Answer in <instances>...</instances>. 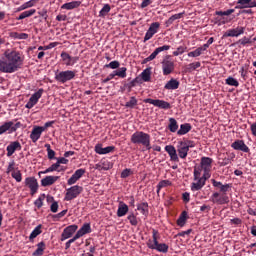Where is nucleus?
Wrapping results in <instances>:
<instances>
[{"label":"nucleus","instance_id":"nucleus-1","mask_svg":"<svg viewBox=\"0 0 256 256\" xmlns=\"http://www.w3.org/2000/svg\"><path fill=\"white\" fill-rule=\"evenodd\" d=\"M23 67V57L19 51L7 50L4 56L0 58V71L1 73H15Z\"/></svg>","mask_w":256,"mask_h":256},{"label":"nucleus","instance_id":"nucleus-2","mask_svg":"<svg viewBox=\"0 0 256 256\" xmlns=\"http://www.w3.org/2000/svg\"><path fill=\"white\" fill-rule=\"evenodd\" d=\"M131 143L134 145H143L147 151H151V135L143 131H136L131 135Z\"/></svg>","mask_w":256,"mask_h":256},{"label":"nucleus","instance_id":"nucleus-3","mask_svg":"<svg viewBox=\"0 0 256 256\" xmlns=\"http://www.w3.org/2000/svg\"><path fill=\"white\" fill-rule=\"evenodd\" d=\"M159 232L157 230L152 231V239L149 240L147 243V246L149 249H154L155 251H158L159 253H168L169 251V245L166 243H159Z\"/></svg>","mask_w":256,"mask_h":256},{"label":"nucleus","instance_id":"nucleus-4","mask_svg":"<svg viewBox=\"0 0 256 256\" xmlns=\"http://www.w3.org/2000/svg\"><path fill=\"white\" fill-rule=\"evenodd\" d=\"M76 76L77 70H64L55 73V80L58 81V83L65 84L69 81H73Z\"/></svg>","mask_w":256,"mask_h":256},{"label":"nucleus","instance_id":"nucleus-5","mask_svg":"<svg viewBox=\"0 0 256 256\" xmlns=\"http://www.w3.org/2000/svg\"><path fill=\"white\" fill-rule=\"evenodd\" d=\"M80 193H83V187L79 185L72 186L66 190L64 201H73L77 199Z\"/></svg>","mask_w":256,"mask_h":256},{"label":"nucleus","instance_id":"nucleus-6","mask_svg":"<svg viewBox=\"0 0 256 256\" xmlns=\"http://www.w3.org/2000/svg\"><path fill=\"white\" fill-rule=\"evenodd\" d=\"M211 201L217 205H229V196L227 192H215L211 196Z\"/></svg>","mask_w":256,"mask_h":256},{"label":"nucleus","instance_id":"nucleus-7","mask_svg":"<svg viewBox=\"0 0 256 256\" xmlns=\"http://www.w3.org/2000/svg\"><path fill=\"white\" fill-rule=\"evenodd\" d=\"M21 127V122H17L16 124L13 121L5 122L0 126V135L3 133H15Z\"/></svg>","mask_w":256,"mask_h":256},{"label":"nucleus","instance_id":"nucleus-8","mask_svg":"<svg viewBox=\"0 0 256 256\" xmlns=\"http://www.w3.org/2000/svg\"><path fill=\"white\" fill-rule=\"evenodd\" d=\"M43 93H45V90L43 88H40L37 92L32 94L29 98V101L25 105L26 109H33L37 105V103H39V99L43 97Z\"/></svg>","mask_w":256,"mask_h":256},{"label":"nucleus","instance_id":"nucleus-9","mask_svg":"<svg viewBox=\"0 0 256 256\" xmlns=\"http://www.w3.org/2000/svg\"><path fill=\"white\" fill-rule=\"evenodd\" d=\"M175 71V62L171 60L170 56H166L162 61V73L163 75H171Z\"/></svg>","mask_w":256,"mask_h":256},{"label":"nucleus","instance_id":"nucleus-10","mask_svg":"<svg viewBox=\"0 0 256 256\" xmlns=\"http://www.w3.org/2000/svg\"><path fill=\"white\" fill-rule=\"evenodd\" d=\"M77 229H79V226L77 224H72L64 228L61 236L60 241H67V239H71L75 233H77Z\"/></svg>","mask_w":256,"mask_h":256},{"label":"nucleus","instance_id":"nucleus-11","mask_svg":"<svg viewBox=\"0 0 256 256\" xmlns=\"http://www.w3.org/2000/svg\"><path fill=\"white\" fill-rule=\"evenodd\" d=\"M60 57H61V59L63 61V64L66 67H73V65H75L79 61V57L78 56H71L67 52H62L60 54Z\"/></svg>","mask_w":256,"mask_h":256},{"label":"nucleus","instance_id":"nucleus-12","mask_svg":"<svg viewBox=\"0 0 256 256\" xmlns=\"http://www.w3.org/2000/svg\"><path fill=\"white\" fill-rule=\"evenodd\" d=\"M144 103H149L150 105H154V107H158L159 109H171V104L165 100L159 99H144Z\"/></svg>","mask_w":256,"mask_h":256},{"label":"nucleus","instance_id":"nucleus-13","mask_svg":"<svg viewBox=\"0 0 256 256\" xmlns=\"http://www.w3.org/2000/svg\"><path fill=\"white\" fill-rule=\"evenodd\" d=\"M25 185L30 189V194L35 195L39 191V182L35 177H27L25 179Z\"/></svg>","mask_w":256,"mask_h":256},{"label":"nucleus","instance_id":"nucleus-14","mask_svg":"<svg viewBox=\"0 0 256 256\" xmlns=\"http://www.w3.org/2000/svg\"><path fill=\"white\" fill-rule=\"evenodd\" d=\"M159 27H161V24H159V22H153L150 25L149 29L147 30L144 36V43H146V41H149V39L153 38V35H155L157 31H159Z\"/></svg>","mask_w":256,"mask_h":256},{"label":"nucleus","instance_id":"nucleus-15","mask_svg":"<svg viewBox=\"0 0 256 256\" xmlns=\"http://www.w3.org/2000/svg\"><path fill=\"white\" fill-rule=\"evenodd\" d=\"M231 147L234 149V151H242V153H249V151H251L249 146H247L243 140H235L231 144Z\"/></svg>","mask_w":256,"mask_h":256},{"label":"nucleus","instance_id":"nucleus-16","mask_svg":"<svg viewBox=\"0 0 256 256\" xmlns=\"http://www.w3.org/2000/svg\"><path fill=\"white\" fill-rule=\"evenodd\" d=\"M177 153L180 159H187V155H189V149L187 148V144L185 142L183 141L178 142Z\"/></svg>","mask_w":256,"mask_h":256},{"label":"nucleus","instance_id":"nucleus-17","mask_svg":"<svg viewBox=\"0 0 256 256\" xmlns=\"http://www.w3.org/2000/svg\"><path fill=\"white\" fill-rule=\"evenodd\" d=\"M94 151L98 155H107V154L113 153V151H115V146H108V147L103 148V144L98 143L95 145Z\"/></svg>","mask_w":256,"mask_h":256},{"label":"nucleus","instance_id":"nucleus-18","mask_svg":"<svg viewBox=\"0 0 256 256\" xmlns=\"http://www.w3.org/2000/svg\"><path fill=\"white\" fill-rule=\"evenodd\" d=\"M86 171L83 168H80L74 172V174L68 179L67 184L68 185H75L83 175H85Z\"/></svg>","mask_w":256,"mask_h":256},{"label":"nucleus","instance_id":"nucleus-19","mask_svg":"<svg viewBox=\"0 0 256 256\" xmlns=\"http://www.w3.org/2000/svg\"><path fill=\"white\" fill-rule=\"evenodd\" d=\"M245 33V27L238 26L234 29L227 30L223 37H239V35H243Z\"/></svg>","mask_w":256,"mask_h":256},{"label":"nucleus","instance_id":"nucleus-20","mask_svg":"<svg viewBox=\"0 0 256 256\" xmlns=\"http://www.w3.org/2000/svg\"><path fill=\"white\" fill-rule=\"evenodd\" d=\"M21 149H22V146H21V143L19 141L11 142L6 147L7 157H11L13 155V153H15V151H21Z\"/></svg>","mask_w":256,"mask_h":256},{"label":"nucleus","instance_id":"nucleus-21","mask_svg":"<svg viewBox=\"0 0 256 256\" xmlns=\"http://www.w3.org/2000/svg\"><path fill=\"white\" fill-rule=\"evenodd\" d=\"M200 167L203 171H211L213 167L212 158L203 156L200 160Z\"/></svg>","mask_w":256,"mask_h":256},{"label":"nucleus","instance_id":"nucleus-22","mask_svg":"<svg viewBox=\"0 0 256 256\" xmlns=\"http://www.w3.org/2000/svg\"><path fill=\"white\" fill-rule=\"evenodd\" d=\"M165 151L168 153L170 159L176 163H179V155H177V149L173 145L165 146Z\"/></svg>","mask_w":256,"mask_h":256},{"label":"nucleus","instance_id":"nucleus-23","mask_svg":"<svg viewBox=\"0 0 256 256\" xmlns=\"http://www.w3.org/2000/svg\"><path fill=\"white\" fill-rule=\"evenodd\" d=\"M211 183L213 187H215L216 189H219L220 191L219 193H227V191L231 189V184H223L222 182H219L215 179H212Z\"/></svg>","mask_w":256,"mask_h":256},{"label":"nucleus","instance_id":"nucleus-24","mask_svg":"<svg viewBox=\"0 0 256 256\" xmlns=\"http://www.w3.org/2000/svg\"><path fill=\"white\" fill-rule=\"evenodd\" d=\"M59 181V176H46L41 180L42 187H50Z\"/></svg>","mask_w":256,"mask_h":256},{"label":"nucleus","instance_id":"nucleus-25","mask_svg":"<svg viewBox=\"0 0 256 256\" xmlns=\"http://www.w3.org/2000/svg\"><path fill=\"white\" fill-rule=\"evenodd\" d=\"M129 213V206L125 202L121 201L118 205L117 217H125Z\"/></svg>","mask_w":256,"mask_h":256},{"label":"nucleus","instance_id":"nucleus-26","mask_svg":"<svg viewBox=\"0 0 256 256\" xmlns=\"http://www.w3.org/2000/svg\"><path fill=\"white\" fill-rule=\"evenodd\" d=\"M180 85L179 80L171 78L164 86L167 91H175Z\"/></svg>","mask_w":256,"mask_h":256},{"label":"nucleus","instance_id":"nucleus-27","mask_svg":"<svg viewBox=\"0 0 256 256\" xmlns=\"http://www.w3.org/2000/svg\"><path fill=\"white\" fill-rule=\"evenodd\" d=\"M137 211H140L144 217H149V203L141 202L137 204Z\"/></svg>","mask_w":256,"mask_h":256},{"label":"nucleus","instance_id":"nucleus-28","mask_svg":"<svg viewBox=\"0 0 256 256\" xmlns=\"http://www.w3.org/2000/svg\"><path fill=\"white\" fill-rule=\"evenodd\" d=\"M191 129H193V126H191L190 123L181 124L179 130L177 131V135L179 137H181L183 135H187V133H189V131H191Z\"/></svg>","mask_w":256,"mask_h":256},{"label":"nucleus","instance_id":"nucleus-29","mask_svg":"<svg viewBox=\"0 0 256 256\" xmlns=\"http://www.w3.org/2000/svg\"><path fill=\"white\" fill-rule=\"evenodd\" d=\"M91 224L90 223H84L82 227L76 232L78 237H83V235H88V233H91Z\"/></svg>","mask_w":256,"mask_h":256},{"label":"nucleus","instance_id":"nucleus-30","mask_svg":"<svg viewBox=\"0 0 256 256\" xmlns=\"http://www.w3.org/2000/svg\"><path fill=\"white\" fill-rule=\"evenodd\" d=\"M196 182H193L191 184V191H201L202 187H205V180L202 178H198L197 180H194Z\"/></svg>","mask_w":256,"mask_h":256},{"label":"nucleus","instance_id":"nucleus-31","mask_svg":"<svg viewBox=\"0 0 256 256\" xmlns=\"http://www.w3.org/2000/svg\"><path fill=\"white\" fill-rule=\"evenodd\" d=\"M78 7H81V1H72L65 3L61 6V9H66V11H71L73 9H77Z\"/></svg>","mask_w":256,"mask_h":256},{"label":"nucleus","instance_id":"nucleus-32","mask_svg":"<svg viewBox=\"0 0 256 256\" xmlns=\"http://www.w3.org/2000/svg\"><path fill=\"white\" fill-rule=\"evenodd\" d=\"M41 135L43 134L38 130L37 126H34L30 134L32 143H37L41 139Z\"/></svg>","mask_w":256,"mask_h":256},{"label":"nucleus","instance_id":"nucleus-33","mask_svg":"<svg viewBox=\"0 0 256 256\" xmlns=\"http://www.w3.org/2000/svg\"><path fill=\"white\" fill-rule=\"evenodd\" d=\"M168 129L170 133H177L179 131V123L175 118H169Z\"/></svg>","mask_w":256,"mask_h":256},{"label":"nucleus","instance_id":"nucleus-34","mask_svg":"<svg viewBox=\"0 0 256 256\" xmlns=\"http://www.w3.org/2000/svg\"><path fill=\"white\" fill-rule=\"evenodd\" d=\"M41 229H43V225L39 224L38 226H36L34 230L31 232L29 236V240L33 241V239H36V237H39V235L43 233V230Z\"/></svg>","mask_w":256,"mask_h":256},{"label":"nucleus","instance_id":"nucleus-35","mask_svg":"<svg viewBox=\"0 0 256 256\" xmlns=\"http://www.w3.org/2000/svg\"><path fill=\"white\" fill-rule=\"evenodd\" d=\"M46 245L45 242H39L37 244V249L33 252V256H43V253L45 252Z\"/></svg>","mask_w":256,"mask_h":256},{"label":"nucleus","instance_id":"nucleus-36","mask_svg":"<svg viewBox=\"0 0 256 256\" xmlns=\"http://www.w3.org/2000/svg\"><path fill=\"white\" fill-rule=\"evenodd\" d=\"M251 1L253 0H238L235 9H249Z\"/></svg>","mask_w":256,"mask_h":256},{"label":"nucleus","instance_id":"nucleus-37","mask_svg":"<svg viewBox=\"0 0 256 256\" xmlns=\"http://www.w3.org/2000/svg\"><path fill=\"white\" fill-rule=\"evenodd\" d=\"M34 13H37V10L30 9L27 11L22 12L19 17L16 18L17 21H22V19H27V17H32Z\"/></svg>","mask_w":256,"mask_h":256},{"label":"nucleus","instance_id":"nucleus-38","mask_svg":"<svg viewBox=\"0 0 256 256\" xmlns=\"http://www.w3.org/2000/svg\"><path fill=\"white\" fill-rule=\"evenodd\" d=\"M34 0H30L28 2H25L24 4H22L20 7H18L15 10V13H19L21 11H25V9H29L31 7H35V3L33 2Z\"/></svg>","mask_w":256,"mask_h":256},{"label":"nucleus","instance_id":"nucleus-39","mask_svg":"<svg viewBox=\"0 0 256 256\" xmlns=\"http://www.w3.org/2000/svg\"><path fill=\"white\" fill-rule=\"evenodd\" d=\"M115 77H120V79H125L127 77V67H121L118 70L113 71Z\"/></svg>","mask_w":256,"mask_h":256},{"label":"nucleus","instance_id":"nucleus-40","mask_svg":"<svg viewBox=\"0 0 256 256\" xmlns=\"http://www.w3.org/2000/svg\"><path fill=\"white\" fill-rule=\"evenodd\" d=\"M185 223H187V211H183L177 220L179 227H185Z\"/></svg>","mask_w":256,"mask_h":256},{"label":"nucleus","instance_id":"nucleus-41","mask_svg":"<svg viewBox=\"0 0 256 256\" xmlns=\"http://www.w3.org/2000/svg\"><path fill=\"white\" fill-rule=\"evenodd\" d=\"M127 219L129 220L130 225H132L133 227H137L139 225V220L137 218V216L135 215V213H130L127 216Z\"/></svg>","mask_w":256,"mask_h":256},{"label":"nucleus","instance_id":"nucleus-42","mask_svg":"<svg viewBox=\"0 0 256 256\" xmlns=\"http://www.w3.org/2000/svg\"><path fill=\"white\" fill-rule=\"evenodd\" d=\"M138 105V101L137 98H135V96L130 97V100L128 102H126L125 107L127 109H135V107H137Z\"/></svg>","mask_w":256,"mask_h":256},{"label":"nucleus","instance_id":"nucleus-43","mask_svg":"<svg viewBox=\"0 0 256 256\" xmlns=\"http://www.w3.org/2000/svg\"><path fill=\"white\" fill-rule=\"evenodd\" d=\"M141 78H142V81H144L145 83H149V81H151V70L145 69L141 73Z\"/></svg>","mask_w":256,"mask_h":256},{"label":"nucleus","instance_id":"nucleus-44","mask_svg":"<svg viewBox=\"0 0 256 256\" xmlns=\"http://www.w3.org/2000/svg\"><path fill=\"white\" fill-rule=\"evenodd\" d=\"M226 85H229L230 87H239V81H237V79L229 76L226 80H225Z\"/></svg>","mask_w":256,"mask_h":256},{"label":"nucleus","instance_id":"nucleus-45","mask_svg":"<svg viewBox=\"0 0 256 256\" xmlns=\"http://www.w3.org/2000/svg\"><path fill=\"white\" fill-rule=\"evenodd\" d=\"M43 201H45V194H41L35 201L34 205L37 209H41L43 207Z\"/></svg>","mask_w":256,"mask_h":256},{"label":"nucleus","instance_id":"nucleus-46","mask_svg":"<svg viewBox=\"0 0 256 256\" xmlns=\"http://www.w3.org/2000/svg\"><path fill=\"white\" fill-rule=\"evenodd\" d=\"M59 167H61V165H59V163L56 162V163L52 164L50 167H48L42 173L47 174V173H53V171H59Z\"/></svg>","mask_w":256,"mask_h":256},{"label":"nucleus","instance_id":"nucleus-47","mask_svg":"<svg viewBox=\"0 0 256 256\" xmlns=\"http://www.w3.org/2000/svg\"><path fill=\"white\" fill-rule=\"evenodd\" d=\"M185 51H187V46L183 45V46H179L176 51H174L172 53V55L174 57H179V55H183V53H185Z\"/></svg>","mask_w":256,"mask_h":256},{"label":"nucleus","instance_id":"nucleus-48","mask_svg":"<svg viewBox=\"0 0 256 256\" xmlns=\"http://www.w3.org/2000/svg\"><path fill=\"white\" fill-rule=\"evenodd\" d=\"M104 67L105 69H119V67H121V63H119L117 60H114L109 64H106Z\"/></svg>","mask_w":256,"mask_h":256},{"label":"nucleus","instance_id":"nucleus-49","mask_svg":"<svg viewBox=\"0 0 256 256\" xmlns=\"http://www.w3.org/2000/svg\"><path fill=\"white\" fill-rule=\"evenodd\" d=\"M11 176L13 179H15V181H17V183H21V181H23V176L21 174V171H19V170L13 171L11 173Z\"/></svg>","mask_w":256,"mask_h":256},{"label":"nucleus","instance_id":"nucleus-50","mask_svg":"<svg viewBox=\"0 0 256 256\" xmlns=\"http://www.w3.org/2000/svg\"><path fill=\"white\" fill-rule=\"evenodd\" d=\"M232 13H235V9H228L226 11H216L215 15H218L219 17H229V15H232Z\"/></svg>","mask_w":256,"mask_h":256},{"label":"nucleus","instance_id":"nucleus-51","mask_svg":"<svg viewBox=\"0 0 256 256\" xmlns=\"http://www.w3.org/2000/svg\"><path fill=\"white\" fill-rule=\"evenodd\" d=\"M44 147L46 148V151L48 153V159H55V152L53 149H51V144H45Z\"/></svg>","mask_w":256,"mask_h":256},{"label":"nucleus","instance_id":"nucleus-52","mask_svg":"<svg viewBox=\"0 0 256 256\" xmlns=\"http://www.w3.org/2000/svg\"><path fill=\"white\" fill-rule=\"evenodd\" d=\"M201 55H203V51L200 47L188 53V57H201Z\"/></svg>","mask_w":256,"mask_h":256},{"label":"nucleus","instance_id":"nucleus-53","mask_svg":"<svg viewBox=\"0 0 256 256\" xmlns=\"http://www.w3.org/2000/svg\"><path fill=\"white\" fill-rule=\"evenodd\" d=\"M109 11H111V6L109 4H105L99 12V17H105Z\"/></svg>","mask_w":256,"mask_h":256},{"label":"nucleus","instance_id":"nucleus-54","mask_svg":"<svg viewBox=\"0 0 256 256\" xmlns=\"http://www.w3.org/2000/svg\"><path fill=\"white\" fill-rule=\"evenodd\" d=\"M181 17H183V13L174 14L167 20V24L173 25V22L177 21V19H181Z\"/></svg>","mask_w":256,"mask_h":256},{"label":"nucleus","instance_id":"nucleus-55","mask_svg":"<svg viewBox=\"0 0 256 256\" xmlns=\"http://www.w3.org/2000/svg\"><path fill=\"white\" fill-rule=\"evenodd\" d=\"M130 175H133V170L126 168L121 172V179H127Z\"/></svg>","mask_w":256,"mask_h":256},{"label":"nucleus","instance_id":"nucleus-56","mask_svg":"<svg viewBox=\"0 0 256 256\" xmlns=\"http://www.w3.org/2000/svg\"><path fill=\"white\" fill-rule=\"evenodd\" d=\"M201 67V62H193L188 65V71H195Z\"/></svg>","mask_w":256,"mask_h":256},{"label":"nucleus","instance_id":"nucleus-57","mask_svg":"<svg viewBox=\"0 0 256 256\" xmlns=\"http://www.w3.org/2000/svg\"><path fill=\"white\" fill-rule=\"evenodd\" d=\"M239 43H240V45H243V47H245V45H249L250 43H254V42L250 38L244 36L243 38H241L239 40Z\"/></svg>","mask_w":256,"mask_h":256},{"label":"nucleus","instance_id":"nucleus-58","mask_svg":"<svg viewBox=\"0 0 256 256\" xmlns=\"http://www.w3.org/2000/svg\"><path fill=\"white\" fill-rule=\"evenodd\" d=\"M201 171H203L202 168H197V167L194 168V172H193L194 181H197V179H201Z\"/></svg>","mask_w":256,"mask_h":256},{"label":"nucleus","instance_id":"nucleus-59","mask_svg":"<svg viewBox=\"0 0 256 256\" xmlns=\"http://www.w3.org/2000/svg\"><path fill=\"white\" fill-rule=\"evenodd\" d=\"M171 185V181L169 180H162L158 183V189H163L165 187H169Z\"/></svg>","mask_w":256,"mask_h":256},{"label":"nucleus","instance_id":"nucleus-60","mask_svg":"<svg viewBox=\"0 0 256 256\" xmlns=\"http://www.w3.org/2000/svg\"><path fill=\"white\" fill-rule=\"evenodd\" d=\"M50 211L52 213H57V211H59V203H57V201H54L51 206H50Z\"/></svg>","mask_w":256,"mask_h":256},{"label":"nucleus","instance_id":"nucleus-61","mask_svg":"<svg viewBox=\"0 0 256 256\" xmlns=\"http://www.w3.org/2000/svg\"><path fill=\"white\" fill-rule=\"evenodd\" d=\"M182 200L184 203H189L191 201V194L189 192H184L182 194Z\"/></svg>","mask_w":256,"mask_h":256},{"label":"nucleus","instance_id":"nucleus-62","mask_svg":"<svg viewBox=\"0 0 256 256\" xmlns=\"http://www.w3.org/2000/svg\"><path fill=\"white\" fill-rule=\"evenodd\" d=\"M14 171H15V161H12L9 163L6 173L9 174L11 172L13 173Z\"/></svg>","mask_w":256,"mask_h":256},{"label":"nucleus","instance_id":"nucleus-63","mask_svg":"<svg viewBox=\"0 0 256 256\" xmlns=\"http://www.w3.org/2000/svg\"><path fill=\"white\" fill-rule=\"evenodd\" d=\"M67 215V210H63L61 212H59L58 214H55L53 216V219H62V217H65Z\"/></svg>","mask_w":256,"mask_h":256},{"label":"nucleus","instance_id":"nucleus-64","mask_svg":"<svg viewBox=\"0 0 256 256\" xmlns=\"http://www.w3.org/2000/svg\"><path fill=\"white\" fill-rule=\"evenodd\" d=\"M250 131H251L253 137H256V122H254L250 125Z\"/></svg>","mask_w":256,"mask_h":256}]
</instances>
